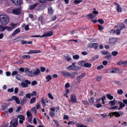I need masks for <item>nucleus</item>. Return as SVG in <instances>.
<instances>
[{"label":"nucleus","mask_w":127,"mask_h":127,"mask_svg":"<svg viewBox=\"0 0 127 127\" xmlns=\"http://www.w3.org/2000/svg\"><path fill=\"white\" fill-rule=\"evenodd\" d=\"M10 21L9 17L6 15H1L0 16V22L4 25L7 24Z\"/></svg>","instance_id":"f257e3e1"},{"label":"nucleus","mask_w":127,"mask_h":127,"mask_svg":"<svg viewBox=\"0 0 127 127\" xmlns=\"http://www.w3.org/2000/svg\"><path fill=\"white\" fill-rule=\"evenodd\" d=\"M61 73L64 77H70L71 78L73 79L75 77L74 75L77 74V73L75 72H73V74L70 72L65 71H61Z\"/></svg>","instance_id":"f03ea898"},{"label":"nucleus","mask_w":127,"mask_h":127,"mask_svg":"<svg viewBox=\"0 0 127 127\" xmlns=\"http://www.w3.org/2000/svg\"><path fill=\"white\" fill-rule=\"evenodd\" d=\"M123 114V113L121 111H119L118 112H115L111 113L109 114V116H112L113 115H115L116 117H118L122 115Z\"/></svg>","instance_id":"7ed1b4c3"},{"label":"nucleus","mask_w":127,"mask_h":127,"mask_svg":"<svg viewBox=\"0 0 127 127\" xmlns=\"http://www.w3.org/2000/svg\"><path fill=\"white\" fill-rule=\"evenodd\" d=\"M21 8L20 7H19L13 9L12 12L14 14L18 15L21 13Z\"/></svg>","instance_id":"20e7f679"},{"label":"nucleus","mask_w":127,"mask_h":127,"mask_svg":"<svg viewBox=\"0 0 127 127\" xmlns=\"http://www.w3.org/2000/svg\"><path fill=\"white\" fill-rule=\"evenodd\" d=\"M89 47L91 48H94L95 49H97L99 45L96 43H90L89 44Z\"/></svg>","instance_id":"39448f33"},{"label":"nucleus","mask_w":127,"mask_h":127,"mask_svg":"<svg viewBox=\"0 0 127 127\" xmlns=\"http://www.w3.org/2000/svg\"><path fill=\"white\" fill-rule=\"evenodd\" d=\"M70 100L72 103H76L77 101L76 95L75 94H72L70 96Z\"/></svg>","instance_id":"423d86ee"},{"label":"nucleus","mask_w":127,"mask_h":127,"mask_svg":"<svg viewBox=\"0 0 127 127\" xmlns=\"http://www.w3.org/2000/svg\"><path fill=\"white\" fill-rule=\"evenodd\" d=\"M106 99V97L105 95H104L102 97H101L99 99H96V102L99 103V101L101 100L102 103H105L104 100Z\"/></svg>","instance_id":"0eeeda50"},{"label":"nucleus","mask_w":127,"mask_h":127,"mask_svg":"<svg viewBox=\"0 0 127 127\" xmlns=\"http://www.w3.org/2000/svg\"><path fill=\"white\" fill-rule=\"evenodd\" d=\"M15 121L13 123V124L12 123V121H11L10 122V124L12 125V126L13 127H16L18 124V119L17 118L15 119Z\"/></svg>","instance_id":"6e6552de"},{"label":"nucleus","mask_w":127,"mask_h":127,"mask_svg":"<svg viewBox=\"0 0 127 127\" xmlns=\"http://www.w3.org/2000/svg\"><path fill=\"white\" fill-rule=\"evenodd\" d=\"M53 32L51 31L49 32L44 34H43L41 37H48L52 35Z\"/></svg>","instance_id":"1a4fd4ad"},{"label":"nucleus","mask_w":127,"mask_h":127,"mask_svg":"<svg viewBox=\"0 0 127 127\" xmlns=\"http://www.w3.org/2000/svg\"><path fill=\"white\" fill-rule=\"evenodd\" d=\"M13 100H15L16 103H20V100L19 98L16 96H13L12 97Z\"/></svg>","instance_id":"9d476101"},{"label":"nucleus","mask_w":127,"mask_h":127,"mask_svg":"<svg viewBox=\"0 0 127 127\" xmlns=\"http://www.w3.org/2000/svg\"><path fill=\"white\" fill-rule=\"evenodd\" d=\"M40 70L39 69H36L35 71H34L33 73V77L34 76H37L38 75L40 74Z\"/></svg>","instance_id":"9b49d317"},{"label":"nucleus","mask_w":127,"mask_h":127,"mask_svg":"<svg viewBox=\"0 0 127 127\" xmlns=\"http://www.w3.org/2000/svg\"><path fill=\"white\" fill-rule=\"evenodd\" d=\"M11 1L14 4L18 5L20 3V0H11Z\"/></svg>","instance_id":"f8f14e48"},{"label":"nucleus","mask_w":127,"mask_h":127,"mask_svg":"<svg viewBox=\"0 0 127 127\" xmlns=\"http://www.w3.org/2000/svg\"><path fill=\"white\" fill-rule=\"evenodd\" d=\"M20 30L19 29H17L15 30L12 34V36H14L16 34L20 32Z\"/></svg>","instance_id":"ddd939ff"},{"label":"nucleus","mask_w":127,"mask_h":127,"mask_svg":"<svg viewBox=\"0 0 127 127\" xmlns=\"http://www.w3.org/2000/svg\"><path fill=\"white\" fill-rule=\"evenodd\" d=\"M85 76V73H82L81 75H79L77 77V80L79 81L84 77Z\"/></svg>","instance_id":"4468645a"},{"label":"nucleus","mask_w":127,"mask_h":127,"mask_svg":"<svg viewBox=\"0 0 127 127\" xmlns=\"http://www.w3.org/2000/svg\"><path fill=\"white\" fill-rule=\"evenodd\" d=\"M38 5V3H36L33 4L32 5H31L30 7V9L32 10L34 9Z\"/></svg>","instance_id":"2eb2a0df"},{"label":"nucleus","mask_w":127,"mask_h":127,"mask_svg":"<svg viewBox=\"0 0 127 127\" xmlns=\"http://www.w3.org/2000/svg\"><path fill=\"white\" fill-rule=\"evenodd\" d=\"M23 39V37H19L15 38L14 40L15 42H17L21 41V40Z\"/></svg>","instance_id":"dca6fc26"},{"label":"nucleus","mask_w":127,"mask_h":127,"mask_svg":"<svg viewBox=\"0 0 127 127\" xmlns=\"http://www.w3.org/2000/svg\"><path fill=\"white\" fill-rule=\"evenodd\" d=\"M87 16L88 19H93L95 17V16H94L93 14H88Z\"/></svg>","instance_id":"f3484780"},{"label":"nucleus","mask_w":127,"mask_h":127,"mask_svg":"<svg viewBox=\"0 0 127 127\" xmlns=\"http://www.w3.org/2000/svg\"><path fill=\"white\" fill-rule=\"evenodd\" d=\"M115 104H111V106H112L111 107L109 108V109H117L118 108V106L115 105L114 106Z\"/></svg>","instance_id":"a211bd4d"},{"label":"nucleus","mask_w":127,"mask_h":127,"mask_svg":"<svg viewBox=\"0 0 127 127\" xmlns=\"http://www.w3.org/2000/svg\"><path fill=\"white\" fill-rule=\"evenodd\" d=\"M106 96L107 98L109 100H112L113 98V96L111 95L110 94H106Z\"/></svg>","instance_id":"6ab92c4d"},{"label":"nucleus","mask_w":127,"mask_h":127,"mask_svg":"<svg viewBox=\"0 0 127 127\" xmlns=\"http://www.w3.org/2000/svg\"><path fill=\"white\" fill-rule=\"evenodd\" d=\"M78 63L80 66H84L85 62L84 61H82L79 62Z\"/></svg>","instance_id":"aec40b11"},{"label":"nucleus","mask_w":127,"mask_h":127,"mask_svg":"<svg viewBox=\"0 0 127 127\" xmlns=\"http://www.w3.org/2000/svg\"><path fill=\"white\" fill-rule=\"evenodd\" d=\"M84 66L87 68H90L91 66V64L90 63H85L84 64Z\"/></svg>","instance_id":"412c9836"},{"label":"nucleus","mask_w":127,"mask_h":127,"mask_svg":"<svg viewBox=\"0 0 127 127\" xmlns=\"http://www.w3.org/2000/svg\"><path fill=\"white\" fill-rule=\"evenodd\" d=\"M117 11L118 12H121L122 11L120 5L117 6Z\"/></svg>","instance_id":"4be33fe9"},{"label":"nucleus","mask_w":127,"mask_h":127,"mask_svg":"<svg viewBox=\"0 0 127 127\" xmlns=\"http://www.w3.org/2000/svg\"><path fill=\"white\" fill-rule=\"evenodd\" d=\"M49 100L47 99H46L45 100H44V98L42 97L41 100V102L42 103H48L49 102Z\"/></svg>","instance_id":"5701e85b"},{"label":"nucleus","mask_w":127,"mask_h":127,"mask_svg":"<svg viewBox=\"0 0 127 127\" xmlns=\"http://www.w3.org/2000/svg\"><path fill=\"white\" fill-rule=\"evenodd\" d=\"M94 106L97 108L101 107L102 106L100 104H93Z\"/></svg>","instance_id":"b1692460"},{"label":"nucleus","mask_w":127,"mask_h":127,"mask_svg":"<svg viewBox=\"0 0 127 127\" xmlns=\"http://www.w3.org/2000/svg\"><path fill=\"white\" fill-rule=\"evenodd\" d=\"M118 71V69L112 68V69L111 71V73H115Z\"/></svg>","instance_id":"393cba45"},{"label":"nucleus","mask_w":127,"mask_h":127,"mask_svg":"<svg viewBox=\"0 0 127 127\" xmlns=\"http://www.w3.org/2000/svg\"><path fill=\"white\" fill-rule=\"evenodd\" d=\"M118 54V52L117 51H113L112 53L111 54L113 56H116Z\"/></svg>","instance_id":"a878e982"},{"label":"nucleus","mask_w":127,"mask_h":127,"mask_svg":"<svg viewBox=\"0 0 127 127\" xmlns=\"http://www.w3.org/2000/svg\"><path fill=\"white\" fill-rule=\"evenodd\" d=\"M46 78L47 80V82H48L51 79V76L50 75H48L46 76Z\"/></svg>","instance_id":"bb28decb"},{"label":"nucleus","mask_w":127,"mask_h":127,"mask_svg":"<svg viewBox=\"0 0 127 127\" xmlns=\"http://www.w3.org/2000/svg\"><path fill=\"white\" fill-rule=\"evenodd\" d=\"M32 71H30L27 74L29 76L32 77H33V74Z\"/></svg>","instance_id":"cd10ccee"},{"label":"nucleus","mask_w":127,"mask_h":127,"mask_svg":"<svg viewBox=\"0 0 127 127\" xmlns=\"http://www.w3.org/2000/svg\"><path fill=\"white\" fill-rule=\"evenodd\" d=\"M15 78L19 80H21L22 79V77L19 74H18L16 76Z\"/></svg>","instance_id":"c85d7f7f"},{"label":"nucleus","mask_w":127,"mask_h":127,"mask_svg":"<svg viewBox=\"0 0 127 127\" xmlns=\"http://www.w3.org/2000/svg\"><path fill=\"white\" fill-rule=\"evenodd\" d=\"M48 12L51 15H52L53 14V11L51 7L48 8Z\"/></svg>","instance_id":"c756f323"},{"label":"nucleus","mask_w":127,"mask_h":127,"mask_svg":"<svg viewBox=\"0 0 127 127\" xmlns=\"http://www.w3.org/2000/svg\"><path fill=\"white\" fill-rule=\"evenodd\" d=\"M119 27H118V28H119L121 30H122L125 27V26L123 23H122Z\"/></svg>","instance_id":"7c9ffc66"},{"label":"nucleus","mask_w":127,"mask_h":127,"mask_svg":"<svg viewBox=\"0 0 127 127\" xmlns=\"http://www.w3.org/2000/svg\"><path fill=\"white\" fill-rule=\"evenodd\" d=\"M83 1L82 0H75L74 1V2L76 4H78L80 2H82Z\"/></svg>","instance_id":"2f4dec72"},{"label":"nucleus","mask_w":127,"mask_h":127,"mask_svg":"<svg viewBox=\"0 0 127 127\" xmlns=\"http://www.w3.org/2000/svg\"><path fill=\"white\" fill-rule=\"evenodd\" d=\"M18 117L20 119L23 120L24 121L25 120V118L23 115H19L18 116Z\"/></svg>","instance_id":"473e14b6"},{"label":"nucleus","mask_w":127,"mask_h":127,"mask_svg":"<svg viewBox=\"0 0 127 127\" xmlns=\"http://www.w3.org/2000/svg\"><path fill=\"white\" fill-rule=\"evenodd\" d=\"M89 102L91 103H94V99L93 97H92L89 100Z\"/></svg>","instance_id":"72a5a7b5"},{"label":"nucleus","mask_w":127,"mask_h":127,"mask_svg":"<svg viewBox=\"0 0 127 127\" xmlns=\"http://www.w3.org/2000/svg\"><path fill=\"white\" fill-rule=\"evenodd\" d=\"M21 85L23 87L26 88L28 86V85L24 82H23L21 83Z\"/></svg>","instance_id":"f704fd0d"},{"label":"nucleus","mask_w":127,"mask_h":127,"mask_svg":"<svg viewBox=\"0 0 127 127\" xmlns=\"http://www.w3.org/2000/svg\"><path fill=\"white\" fill-rule=\"evenodd\" d=\"M67 69L69 70H73V69H74L73 65H70L67 67Z\"/></svg>","instance_id":"c9c22d12"},{"label":"nucleus","mask_w":127,"mask_h":127,"mask_svg":"<svg viewBox=\"0 0 127 127\" xmlns=\"http://www.w3.org/2000/svg\"><path fill=\"white\" fill-rule=\"evenodd\" d=\"M6 29L8 31H11L12 30L11 28L7 26H5V30Z\"/></svg>","instance_id":"e433bc0d"},{"label":"nucleus","mask_w":127,"mask_h":127,"mask_svg":"<svg viewBox=\"0 0 127 127\" xmlns=\"http://www.w3.org/2000/svg\"><path fill=\"white\" fill-rule=\"evenodd\" d=\"M36 98L35 97H33L31 99L30 101V103H34L35 100Z\"/></svg>","instance_id":"4c0bfd02"},{"label":"nucleus","mask_w":127,"mask_h":127,"mask_svg":"<svg viewBox=\"0 0 127 127\" xmlns=\"http://www.w3.org/2000/svg\"><path fill=\"white\" fill-rule=\"evenodd\" d=\"M122 64L124 66H127V61H122Z\"/></svg>","instance_id":"58836bf2"},{"label":"nucleus","mask_w":127,"mask_h":127,"mask_svg":"<svg viewBox=\"0 0 127 127\" xmlns=\"http://www.w3.org/2000/svg\"><path fill=\"white\" fill-rule=\"evenodd\" d=\"M31 57L30 55H25L23 56L22 57V58H28V59H30Z\"/></svg>","instance_id":"ea45409f"},{"label":"nucleus","mask_w":127,"mask_h":127,"mask_svg":"<svg viewBox=\"0 0 127 127\" xmlns=\"http://www.w3.org/2000/svg\"><path fill=\"white\" fill-rule=\"evenodd\" d=\"M108 54L105 57V59L107 60L109 58H111V54L110 53H108Z\"/></svg>","instance_id":"a19ab883"},{"label":"nucleus","mask_w":127,"mask_h":127,"mask_svg":"<svg viewBox=\"0 0 127 127\" xmlns=\"http://www.w3.org/2000/svg\"><path fill=\"white\" fill-rule=\"evenodd\" d=\"M117 92L118 94L120 95L122 94L123 93V91L121 89L118 90L117 91Z\"/></svg>","instance_id":"79ce46f5"},{"label":"nucleus","mask_w":127,"mask_h":127,"mask_svg":"<svg viewBox=\"0 0 127 127\" xmlns=\"http://www.w3.org/2000/svg\"><path fill=\"white\" fill-rule=\"evenodd\" d=\"M73 70H78L80 69V68L76 65L73 66Z\"/></svg>","instance_id":"37998d69"},{"label":"nucleus","mask_w":127,"mask_h":127,"mask_svg":"<svg viewBox=\"0 0 127 127\" xmlns=\"http://www.w3.org/2000/svg\"><path fill=\"white\" fill-rule=\"evenodd\" d=\"M5 30V27H3L2 26H0V31H4Z\"/></svg>","instance_id":"c03bdc74"},{"label":"nucleus","mask_w":127,"mask_h":127,"mask_svg":"<svg viewBox=\"0 0 127 127\" xmlns=\"http://www.w3.org/2000/svg\"><path fill=\"white\" fill-rule=\"evenodd\" d=\"M65 59L67 61H70L71 60V58L68 56H67L65 57Z\"/></svg>","instance_id":"a18cd8bd"},{"label":"nucleus","mask_w":127,"mask_h":127,"mask_svg":"<svg viewBox=\"0 0 127 127\" xmlns=\"http://www.w3.org/2000/svg\"><path fill=\"white\" fill-rule=\"evenodd\" d=\"M102 77L101 76H97L96 77V80L98 82L100 81Z\"/></svg>","instance_id":"49530a36"},{"label":"nucleus","mask_w":127,"mask_h":127,"mask_svg":"<svg viewBox=\"0 0 127 127\" xmlns=\"http://www.w3.org/2000/svg\"><path fill=\"white\" fill-rule=\"evenodd\" d=\"M98 29L100 31H102L104 29V27L100 25L98 26Z\"/></svg>","instance_id":"de8ad7c7"},{"label":"nucleus","mask_w":127,"mask_h":127,"mask_svg":"<svg viewBox=\"0 0 127 127\" xmlns=\"http://www.w3.org/2000/svg\"><path fill=\"white\" fill-rule=\"evenodd\" d=\"M73 58L75 59H78L79 58V57L78 55H76L73 56Z\"/></svg>","instance_id":"09e8293b"},{"label":"nucleus","mask_w":127,"mask_h":127,"mask_svg":"<svg viewBox=\"0 0 127 127\" xmlns=\"http://www.w3.org/2000/svg\"><path fill=\"white\" fill-rule=\"evenodd\" d=\"M98 21L101 24H102L104 23V21L103 20L101 19H98Z\"/></svg>","instance_id":"8fccbe9b"},{"label":"nucleus","mask_w":127,"mask_h":127,"mask_svg":"<svg viewBox=\"0 0 127 127\" xmlns=\"http://www.w3.org/2000/svg\"><path fill=\"white\" fill-rule=\"evenodd\" d=\"M31 94H30L29 93L26 94L25 95V96L26 97H27L28 98H29V99H30L31 98Z\"/></svg>","instance_id":"3c124183"},{"label":"nucleus","mask_w":127,"mask_h":127,"mask_svg":"<svg viewBox=\"0 0 127 127\" xmlns=\"http://www.w3.org/2000/svg\"><path fill=\"white\" fill-rule=\"evenodd\" d=\"M9 105V104H8V105H2L1 106L3 110H4Z\"/></svg>","instance_id":"603ef678"},{"label":"nucleus","mask_w":127,"mask_h":127,"mask_svg":"<svg viewBox=\"0 0 127 127\" xmlns=\"http://www.w3.org/2000/svg\"><path fill=\"white\" fill-rule=\"evenodd\" d=\"M40 70L41 72H43L46 70V68L44 67H40Z\"/></svg>","instance_id":"864d4df0"},{"label":"nucleus","mask_w":127,"mask_h":127,"mask_svg":"<svg viewBox=\"0 0 127 127\" xmlns=\"http://www.w3.org/2000/svg\"><path fill=\"white\" fill-rule=\"evenodd\" d=\"M104 67V66L102 65H100L98 66L97 67V69L98 70H99L103 68Z\"/></svg>","instance_id":"5fc2aeb1"},{"label":"nucleus","mask_w":127,"mask_h":127,"mask_svg":"<svg viewBox=\"0 0 127 127\" xmlns=\"http://www.w3.org/2000/svg\"><path fill=\"white\" fill-rule=\"evenodd\" d=\"M115 33L117 35H119L120 34L121 31L119 29H117Z\"/></svg>","instance_id":"6e6d98bb"},{"label":"nucleus","mask_w":127,"mask_h":127,"mask_svg":"<svg viewBox=\"0 0 127 127\" xmlns=\"http://www.w3.org/2000/svg\"><path fill=\"white\" fill-rule=\"evenodd\" d=\"M112 68H109L106 70V72L108 73H111V71L112 70Z\"/></svg>","instance_id":"4d7b16f0"},{"label":"nucleus","mask_w":127,"mask_h":127,"mask_svg":"<svg viewBox=\"0 0 127 127\" xmlns=\"http://www.w3.org/2000/svg\"><path fill=\"white\" fill-rule=\"evenodd\" d=\"M16 24L12 23L11 24V28L12 29V30L14 29V28L16 26Z\"/></svg>","instance_id":"13d9d810"},{"label":"nucleus","mask_w":127,"mask_h":127,"mask_svg":"<svg viewBox=\"0 0 127 127\" xmlns=\"http://www.w3.org/2000/svg\"><path fill=\"white\" fill-rule=\"evenodd\" d=\"M48 95L49 97L51 99H53L54 97L50 93H49L48 94Z\"/></svg>","instance_id":"bf43d9fd"},{"label":"nucleus","mask_w":127,"mask_h":127,"mask_svg":"<svg viewBox=\"0 0 127 127\" xmlns=\"http://www.w3.org/2000/svg\"><path fill=\"white\" fill-rule=\"evenodd\" d=\"M26 114L28 117H29L31 116V113L29 111H27Z\"/></svg>","instance_id":"052dcab7"},{"label":"nucleus","mask_w":127,"mask_h":127,"mask_svg":"<svg viewBox=\"0 0 127 127\" xmlns=\"http://www.w3.org/2000/svg\"><path fill=\"white\" fill-rule=\"evenodd\" d=\"M34 50H31L29 51L28 52L26 53L28 54H32L34 53Z\"/></svg>","instance_id":"680f3d73"},{"label":"nucleus","mask_w":127,"mask_h":127,"mask_svg":"<svg viewBox=\"0 0 127 127\" xmlns=\"http://www.w3.org/2000/svg\"><path fill=\"white\" fill-rule=\"evenodd\" d=\"M108 63V62L106 61H104L102 62V64L105 66L107 65Z\"/></svg>","instance_id":"e2e57ef3"},{"label":"nucleus","mask_w":127,"mask_h":127,"mask_svg":"<svg viewBox=\"0 0 127 127\" xmlns=\"http://www.w3.org/2000/svg\"><path fill=\"white\" fill-rule=\"evenodd\" d=\"M13 111V109L12 108H10L8 110V111L9 113H11Z\"/></svg>","instance_id":"0e129e2a"},{"label":"nucleus","mask_w":127,"mask_h":127,"mask_svg":"<svg viewBox=\"0 0 127 127\" xmlns=\"http://www.w3.org/2000/svg\"><path fill=\"white\" fill-rule=\"evenodd\" d=\"M70 87V84L69 83H67L65 85V88H67L69 87Z\"/></svg>","instance_id":"69168bd1"},{"label":"nucleus","mask_w":127,"mask_h":127,"mask_svg":"<svg viewBox=\"0 0 127 127\" xmlns=\"http://www.w3.org/2000/svg\"><path fill=\"white\" fill-rule=\"evenodd\" d=\"M18 91V88L16 87L15 88L14 91V93L15 94H17Z\"/></svg>","instance_id":"338daca9"},{"label":"nucleus","mask_w":127,"mask_h":127,"mask_svg":"<svg viewBox=\"0 0 127 127\" xmlns=\"http://www.w3.org/2000/svg\"><path fill=\"white\" fill-rule=\"evenodd\" d=\"M78 127H87V126L82 124H78Z\"/></svg>","instance_id":"774afa93"}]
</instances>
